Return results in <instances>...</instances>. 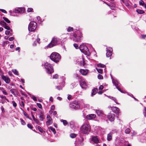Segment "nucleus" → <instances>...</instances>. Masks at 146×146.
I'll return each instance as SVG.
<instances>
[{
  "mask_svg": "<svg viewBox=\"0 0 146 146\" xmlns=\"http://www.w3.org/2000/svg\"><path fill=\"white\" fill-rule=\"evenodd\" d=\"M39 117L40 121H42L44 119V118L42 115H39Z\"/></svg>",
  "mask_w": 146,
  "mask_h": 146,
  "instance_id": "a19ab883",
  "label": "nucleus"
},
{
  "mask_svg": "<svg viewBox=\"0 0 146 146\" xmlns=\"http://www.w3.org/2000/svg\"><path fill=\"white\" fill-rule=\"evenodd\" d=\"M125 5L127 6V7H129V3H128V2L127 0L126 1L124 2L123 3Z\"/></svg>",
  "mask_w": 146,
  "mask_h": 146,
  "instance_id": "58836bf2",
  "label": "nucleus"
},
{
  "mask_svg": "<svg viewBox=\"0 0 146 146\" xmlns=\"http://www.w3.org/2000/svg\"><path fill=\"white\" fill-rule=\"evenodd\" d=\"M103 86L102 85H101L99 87V90H101L103 89Z\"/></svg>",
  "mask_w": 146,
  "mask_h": 146,
  "instance_id": "4d7b16f0",
  "label": "nucleus"
},
{
  "mask_svg": "<svg viewBox=\"0 0 146 146\" xmlns=\"http://www.w3.org/2000/svg\"><path fill=\"white\" fill-rule=\"evenodd\" d=\"M23 114L27 118H28L29 119L31 120V118H30V117L27 114L26 112L24 111H23Z\"/></svg>",
  "mask_w": 146,
  "mask_h": 146,
  "instance_id": "bb28decb",
  "label": "nucleus"
},
{
  "mask_svg": "<svg viewBox=\"0 0 146 146\" xmlns=\"http://www.w3.org/2000/svg\"><path fill=\"white\" fill-rule=\"evenodd\" d=\"M5 34L6 35H9L10 36H11L12 35V33L10 32L9 31H5Z\"/></svg>",
  "mask_w": 146,
  "mask_h": 146,
  "instance_id": "b1692460",
  "label": "nucleus"
},
{
  "mask_svg": "<svg viewBox=\"0 0 146 146\" xmlns=\"http://www.w3.org/2000/svg\"><path fill=\"white\" fill-rule=\"evenodd\" d=\"M74 46L76 48V49H78L79 48V47L78 45L76 44H74Z\"/></svg>",
  "mask_w": 146,
  "mask_h": 146,
  "instance_id": "c03bdc74",
  "label": "nucleus"
},
{
  "mask_svg": "<svg viewBox=\"0 0 146 146\" xmlns=\"http://www.w3.org/2000/svg\"><path fill=\"white\" fill-rule=\"evenodd\" d=\"M46 118L47 120H50V119H52V118H51V117L49 115H47L46 117Z\"/></svg>",
  "mask_w": 146,
  "mask_h": 146,
  "instance_id": "864d4df0",
  "label": "nucleus"
},
{
  "mask_svg": "<svg viewBox=\"0 0 146 146\" xmlns=\"http://www.w3.org/2000/svg\"><path fill=\"white\" fill-rule=\"evenodd\" d=\"M27 126L29 128L31 129H32L33 128L32 125L30 124H27Z\"/></svg>",
  "mask_w": 146,
  "mask_h": 146,
  "instance_id": "09e8293b",
  "label": "nucleus"
},
{
  "mask_svg": "<svg viewBox=\"0 0 146 146\" xmlns=\"http://www.w3.org/2000/svg\"><path fill=\"white\" fill-rule=\"evenodd\" d=\"M108 97L110 98V99H111L112 100H114V102L117 104H118V103H117L116 102L117 100L116 99L114 98L111 97V96H109Z\"/></svg>",
  "mask_w": 146,
  "mask_h": 146,
  "instance_id": "c9c22d12",
  "label": "nucleus"
},
{
  "mask_svg": "<svg viewBox=\"0 0 146 146\" xmlns=\"http://www.w3.org/2000/svg\"><path fill=\"white\" fill-rule=\"evenodd\" d=\"M58 75L57 74H56L53 76V79H57L58 77Z\"/></svg>",
  "mask_w": 146,
  "mask_h": 146,
  "instance_id": "8fccbe9b",
  "label": "nucleus"
},
{
  "mask_svg": "<svg viewBox=\"0 0 146 146\" xmlns=\"http://www.w3.org/2000/svg\"><path fill=\"white\" fill-rule=\"evenodd\" d=\"M33 10V9L32 8H29L27 10V11L29 12H32Z\"/></svg>",
  "mask_w": 146,
  "mask_h": 146,
  "instance_id": "5fc2aeb1",
  "label": "nucleus"
},
{
  "mask_svg": "<svg viewBox=\"0 0 146 146\" xmlns=\"http://www.w3.org/2000/svg\"><path fill=\"white\" fill-rule=\"evenodd\" d=\"M107 53H106V56L108 57L110 56L112 54L113 49L112 48L109 47L106 48Z\"/></svg>",
  "mask_w": 146,
  "mask_h": 146,
  "instance_id": "6e6552de",
  "label": "nucleus"
},
{
  "mask_svg": "<svg viewBox=\"0 0 146 146\" xmlns=\"http://www.w3.org/2000/svg\"><path fill=\"white\" fill-rule=\"evenodd\" d=\"M79 49L82 52L85 54H88L89 50L87 46L84 45H81L79 47Z\"/></svg>",
  "mask_w": 146,
  "mask_h": 146,
  "instance_id": "423d86ee",
  "label": "nucleus"
},
{
  "mask_svg": "<svg viewBox=\"0 0 146 146\" xmlns=\"http://www.w3.org/2000/svg\"><path fill=\"white\" fill-rule=\"evenodd\" d=\"M90 131V127L88 124H83L80 128V131L82 133L88 134Z\"/></svg>",
  "mask_w": 146,
  "mask_h": 146,
  "instance_id": "f257e3e1",
  "label": "nucleus"
},
{
  "mask_svg": "<svg viewBox=\"0 0 146 146\" xmlns=\"http://www.w3.org/2000/svg\"><path fill=\"white\" fill-rule=\"evenodd\" d=\"M0 24L3 26V27L6 25L7 24L4 21H1L0 22Z\"/></svg>",
  "mask_w": 146,
  "mask_h": 146,
  "instance_id": "f704fd0d",
  "label": "nucleus"
},
{
  "mask_svg": "<svg viewBox=\"0 0 146 146\" xmlns=\"http://www.w3.org/2000/svg\"><path fill=\"white\" fill-rule=\"evenodd\" d=\"M136 11L139 14H143L145 13L144 11L140 9H137Z\"/></svg>",
  "mask_w": 146,
  "mask_h": 146,
  "instance_id": "393cba45",
  "label": "nucleus"
},
{
  "mask_svg": "<svg viewBox=\"0 0 146 146\" xmlns=\"http://www.w3.org/2000/svg\"><path fill=\"white\" fill-rule=\"evenodd\" d=\"M20 120L21 121V123L22 125H25L26 124L25 121L22 119H21Z\"/></svg>",
  "mask_w": 146,
  "mask_h": 146,
  "instance_id": "79ce46f5",
  "label": "nucleus"
},
{
  "mask_svg": "<svg viewBox=\"0 0 146 146\" xmlns=\"http://www.w3.org/2000/svg\"><path fill=\"white\" fill-rule=\"evenodd\" d=\"M14 38L13 37H12L10 38L9 40L10 41H12L14 39Z\"/></svg>",
  "mask_w": 146,
  "mask_h": 146,
  "instance_id": "bf43d9fd",
  "label": "nucleus"
},
{
  "mask_svg": "<svg viewBox=\"0 0 146 146\" xmlns=\"http://www.w3.org/2000/svg\"><path fill=\"white\" fill-rule=\"evenodd\" d=\"M57 99L59 100H62V98L60 97H58Z\"/></svg>",
  "mask_w": 146,
  "mask_h": 146,
  "instance_id": "774afa93",
  "label": "nucleus"
},
{
  "mask_svg": "<svg viewBox=\"0 0 146 146\" xmlns=\"http://www.w3.org/2000/svg\"><path fill=\"white\" fill-rule=\"evenodd\" d=\"M51 59L54 62L57 63L60 59L61 57L59 54L56 52H53L50 56Z\"/></svg>",
  "mask_w": 146,
  "mask_h": 146,
  "instance_id": "f03ea898",
  "label": "nucleus"
},
{
  "mask_svg": "<svg viewBox=\"0 0 146 146\" xmlns=\"http://www.w3.org/2000/svg\"><path fill=\"white\" fill-rule=\"evenodd\" d=\"M32 99L34 101H36L37 100L36 98V97L35 96H33L32 97Z\"/></svg>",
  "mask_w": 146,
  "mask_h": 146,
  "instance_id": "6e6d98bb",
  "label": "nucleus"
},
{
  "mask_svg": "<svg viewBox=\"0 0 146 146\" xmlns=\"http://www.w3.org/2000/svg\"><path fill=\"white\" fill-rule=\"evenodd\" d=\"M132 136L134 135L137 134V133L135 131H133V132H132Z\"/></svg>",
  "mask_w": 146,
  "mask_h": 146,
  "instance_id": "13d9d810",
  "label": "nucleus"
},
{
  "mask_svg": "<svg viewBox=\"0 0 146 146\" xmlns=\"http://www.w3.org/2000/svg\"><path fill=\"white\" fill-rule=\"evenodd\" d=\"M112 81L113 84L115 85L119 91L122 92V91L119 88L120 84L118 82L117 80H114V79L112 80Z\"/></svg>",
  "mask_w": 146,
  "mask_h": 146,
  "instance_id": "1a4fd4ad",
  "label": "nucleus"
},
{
  "mask_svg": "<svg viewBox=\"0 0 146 146\" xmlns=\"http://www.w3.org/2000/svg\"><path fill=\"white\" fill-rule=\"evenodd\" d=\"M73 27H69L68 29H67V31L68 32H70L72 31L73 30Z\"/></svg>",
  "mask_w": 146,
  "mask_h": 146,
  "instance_id": "ea45409f",
  "label": "nucleus"
},
{
  "mask_svg": "<svg viewBox=\"0 0 146 146\" xmlns=\"http://www.w3.org/2000/svg\"><path fill=\"white\" fill-rule=\"evenodd\" d=\"M36 27L37 24L36 22L34 21L31 22L29 25V30L30 31H34Z\"/></svg>",
  "mask_w": 146,
  "mask_h": 146,
  "instance_id": "20e7f679",
  "label": "nucleus"
},
{
  "mask_svg": "<svg viewBox=\"0 0 146 146\" xmlns=\"http://www.w3.org/2000/svg\"><path fill=\"white\" fill-rule=\"evenodd\" d=\"M37 129L40 132L42 133L43 132L44 130L40 126H38L37 127Z\"/></svg>",
  "mask_w": 146,
  "mask_h": 146,
  "instance_id": "72a5a7b5",
  "label": "nucleus"
},
{
  "mask_svg": "<svg viewBox=\"0 0 146 146\" xmlns=\"http://www.w3.org/2000/svg\"><path fill=\"white\" fill-rule=\"evenodd\" d=\"M97 66L99 67H102V68H104L105 66L104 64H98L97 65Z\"/></svg>",
  "mask_w": 146,
  "mask_h": 146,
  "instance_id": "e433bc0d",
  "label": "nucleus"
},
{
  "mask_svg": "<svg viewBox=\"0 0 146 146\" xmlns=\"http://www.w3.org/2000/svg\"><path fill=\"white\" fill-rule=\"evenodd\" d=\"M55 107L54 105H53L51 106V109L52 110H54L55 109Z\"/></svg>",
  "mask_w": 146,
  "mask_h": 146,
  "instance_id": "0e129e2a",
  "label": "nucleus"
},
{
  "mask_svg": "<svg viewBox=\"0 0 146 146\" xmlns=\"http://www.w3.org/2000/svg\"><path fill=\"white\" fill-rule=\"evenodd\" d=\"M96 117V115L92 114L88 115L87 116V118L89 120H91L94 118Z\"/></svg>",
  "mask_w": 146,
  "mask_h": 146,
  "instance_id": "dca6fc26",
  "label": "nucleus"
},
{
  "mask_svg": "<svg viewBox=\"0 0 146 146\" xmlns=\"http://www.w3.org/2000/svg\"><path fill=\"white\" fill-rule=\"evenodd\" d=\"M139 4L140 5L142 6L143 5V4H144V3L143 1L141 0L139 1Z\"/></svg>",
  "mask_w": 146,
  "mask_h": 146,
  "instance_id": "37998d69",
  "label": "nucleus"
},
{
  "mask_svg": "<svg viewBox=\"0 0 146 146\" xmlns=\"http://www.w3.org/2000/svg\"><path fill=\"white\" fill-rule=\"evenodd\" d=\"M80 38L79 39L77 38L75 41L77 42H80L81 41V39H80Z\"/></svg>",
  "mask_w": 146,
  "mask_h": 146,
  "instance_id": "338daca9",
  "label": "nucleus"
},
{
  "mask_svg": "<svg viewBox=\"0 0 146 146\" xmlns=\"http://www.w3.org/2000/svg\"><path fill=\"white\" fill-rule=\"evenodd\" d=\"M98 72L100 74H102L103 72V69L101 68H97Z\"/></svg>",
  "mask_w": 146,
  "mask_h": 146,
  "instance_id": "7c9ffc66",
  "label": "nucleus"
},
{
  "mask_svg": "<svg viewBox=\"0 0 146 146\" xmlns=\"http://www.w3.org/2000/svg\"><path fill=\"white\" fill-rule=\"evenodd\" d=\"M70 107L73 109H77L79 108L80 107L79 105L78 102H74L70 103L69 105Z\"/></svg>",
  "mask_w": 146,
  "mask_h": 146,
  "instance_id": "0eeeda50",
  "label": "nucleus"
},
{
  "mask_svg": "<svg viewBox=\"0 0 146 146\" xmlns=\"http://www.w3.org/2000/svg\"><path fill=\"white\" fill-rule=\"evenodd\" d=\"M70 137L72 138H74L76 137V135L74 133H72L70 134Z\"/></svg>",
  "mask_w": 146,
  "mask_h": 146,
  "instance_id": "4c0bfd02",
  "label": "nucleus"
},
{
  "mask_svg": "<svg viewBox=\"0 0 146 146\" xmlns=\"http://www.w3.org/2000/svg\"><path fill=\"white\" fill-rule=\"evenodd\" d=\"M60 121L61 122L63 123V124L64 125H66L68 124L67 121L66 120L61 119L60 120Z\"/></svg>",
  "mask_w": 146,
  "mask_h": 146,
  "instance_id": "a878e982",
  "label": "nucleus"
},
{
  "mask_svg": "<svg viewBox=\"0 0 146 146\" xmlns=\"http://www.w3.org/2000/svg\"><path fill=\"white\" fill-rule=\"evenodd\" d=\"M98 90L97 88H94L92 90V92L91 93L92 96H93L94 95H95L96 94L97 92H98Z\"/></svg>",
  "mask_w": 146,
  "mask_h": 146,
  "instance_id": "a211bd4d",
  "label": "nucleus"
},
{
  "mask_svg": "<svg viewBox=\"0 0 146 146\" xmlns=\"http://www.w3.org/2000/svg\"><path fill=\"white\" fill-rule=\"evenodd\" d=\"M21 106L24 107L25 105L23 102V101H21Z\"/></svg>",
  "mask_w": 146,
  "mask_h": 146,
  "instance_id": "e2e57ef3",
  "label": "nucleus"
},
{
  "mask_svg": "<svg viewBox=\"0 0 146 146\" xmlns=\"http://www.w3.org/2000/svg\"><path fill=\"white\" fill-rule=\"evenodd\" d=\"M44 67L48 73L51 74L53 72V68L50 64L48 62L44 64Z\"/></svg>",
  "mask_w": 146,
  "mask_h": 146,
  "instance_id": "7ed1b4c3",
  "label": "nucleus"
},
{
  "mask_svg": "<svg viewBox=\"0 0 146 146\" xmlns=\"http://www.w3.org/2000/svg\"><path fill=\"white\" fill-rule=\"evenodd\" d=\"M96 112L98 115H100L102 114L103 113L101 110H96Z\"/></svg>",
  "mask_w": 146,
  "mask_h": 146,
  "instance_id": "5701e85b",
  "label": "nucleus"
},
{
  "mask_svg": "<svg viewBox=\"0 0 146 146\" xmlns=\"http://www.w3.org/2000/svg\"><path fill=\"white\" fill-rule=\"evenodd\" d=\"M37 106H38V107L40 108H42V105H41V104L40 103H37Z\"/></svg>",
  "mask_w": 146,
  "mask_h": 146,
  "instance_id": "603ef678",
  "label": "nucleus"
},
{
  "mask_svg": "<svg viewBox=\"0 0 146 146\" xmlns=\"http://www.w3.org/2000/svg\"><path fill=\"white\" fill-rule=\"evenodd\" d=\"M2 78L7 83L9 84L10 83V79L7 76L3 75L2 76Z\"/></svg>",
  "mask_w": 146,
  "mask_h": 146,
  "instance_id": "f8f14e48",
  "label": "nucleus"
},
{
  "mask_svg": "<svg viewBox=\"0 0 146 146\" xmlns=\"http://www.w3.org/2000/svg\"><path fill=\"white\" fill-rule=\"evenodd\" d=\"M80 85L82 88L86 87L87 85L85 80L84 79H82L80 82Z\"/></svg>",
  "mask_w": 146,
  "mask_h": 146,
  "instance_id": "ddd939ff",
  "label": "nucleus"
},
{
  "mask_svg": "<svg viewBox=\"0 0 146 146\" xmlns=\"http://www.w3.org/2000/svg\"><path fill=\"white\" fill-rule=\"evenodd\" d=\"M92 140L93 142L96 143H100L99 140L96 136L92 137Z\"/></svg>",
  "mask_w": 146,
  "mask_h": 146,
  "instance_id": "4468645a",
  "label": "nucleus"
},
{
  "mask_svg": "<svg viewBox=\"0 0 146 146\" xmlns=\"http://www.w3.org/2000/svg\"><path fill=\"white\" fill-rule=\"evenodd\" d=\"M10 91L13 95H15V92L16 91V90L15 89H12L10 90Z\"/></svg>",
  "mask_w": 146,
  "mask_h": 146,
  "instance_id": "2f4dec72",
  "label": "nucleus"
},
{
  "mask_svg": "<svg viewBox=\"0 0 146 146\" xmlns=\"http://www.w3.org/2000/svg\"><path fill=\"white\" fill-rule=\"evenodd\" d=\"M13 72L15 75H18V72L16 69H13L12 70Z\"/></svg>",
  "mask_w": 146,
  "mask_h": 146,
  "instance_id": "473e14b6",
  "label": "nucleus"
},
{
  "mask_svg": "<svg viewBox=\"0 0 146 146\" xmlns=\"http://www.w3.org/2000/svg\"><path fill=\"white\" fill-rule=\"evenodd\" d=\"M32 117L33 118V119L34 121L38 125H40V123L39 121L36 118H35L34 116L32 115Z\"/></svg>",
  "mask_w": 146,
  "mask_h": 146,
  "instance_id": "6ab92c4d",
  "label": "nucleus"
},
{
  "mask_svg": "<svg viewBox=\"0 0 146 146\" xmlns=\"http://www.w3.org/2000/svg\"><path fill=\"white\" fill-rule=\"evenodd\" d=\"M0 11H1L3 13H7V11L5 10H4L3 9H0Z\"/></svg>",
  "mask_w": 146,
  "mask_h": 146,
  "instance_id": "3c124183",
  "label": "nucleus"
},
{
  "mask_svg": "<svg viewBox=\"0 0 146 146\" xmlns=\"http://www.w3.org/2000/svg\"><path fill=\"white\" fill-rule=\"evenodd\" d=\"M131 131V130L129 128H127L125 130V133L126 134H129Z\"/></svg>",
  "mask_w": 146,
  "mask_h": 146,
  "instance_id": "c756f323",
  "label": "nucleus"
},
{
  "mask_svg": "<svg viewBox=\"0 0 146 146\" xmlns=\"http://www.w3.org/2000/svg\"><path fill=\"white\" fill-rule=\"evenodd\" d=\"M49 130L50 131H52L54 134L56 133L55 129L52 127H49Z\"/></svg>",
  "mask_w": 146,
  "mask_h": 146,
  "instance_id": "412c9836",
  "label": "nucleus"
},
{
  "mask_svg": "<svg viewBox=\"0 0 146 146\" xmlns=\"http://www.w3.org/2000/svg\"><path fill=\"white\" fill-rule=\"evenodd\" d=\"M25 11V9L22 7L16 9L14 10V12L16 13H22L24 12Z\"/></svg>",
  "mask_w": 146,
  "mask_h": 146,
  "instance_id": "9d476101",
  "label": "nucleus"
},
{
  "mask_svg": "<svg viewBox=\"0 0 146 146\" xmlns=\"http://www.w3.org/2000/svg\"><path fill=\"white\" fill-rule=\"evenodd\" d=\"M1 91L4 95H7L8 94V93L6 92V91L4 89L3 90Z\"/></svg>",
  "mask_w": 146,
  "mask_h": 146,
  "instance_id": "a18cd8bd",
  "label": "nucleus"
},
{
  "mask_svg": "<svg viewBox=\"0 0 146 146\" xmlns=\"http://www.w3.org/2000/svg\"><path fill=\"white\" fill-rule=\"evenodd\" d=\"M56 88H57L58 90H60L62 89V87L61 86H56Z\"/></svg>",
  "mask_w": 146,
  "mask_h": 146,
  "instance_id": "680f3d73",
  "label": "nucleus"
},
{
  "mask_svg": "<svg viewBox=\"0 0 146 146\" xmlns=\"http://www.w3.org/2000/svg\"><path fill=\"white\" fill-rule=\"evenodd\" d=\"M12 103L13 104V106L14 107H16L17 106V104L14 101H13L12 102Z\"/></svg>",
  "mask_w": 146,
  "mask_h": 146,
  "instance_id": "49530a36",
  "label": "nucleus"
},
{
  "mask_svg": "<svg viewBox=\"0 0 146 146\" xmlns=\"http://www.w3.org/2000/svg\"><path fill=\"white\" fill-rule=\"evenodd\" d=\"M3 19L7 23H10V21L7 18L5 17H3Z\"/></svg>",
  "mask_w": 146,
  "mask_h": 146,
  "instance_id": "cd10ccee",
  "label": "nucleus"
},
{
  "mask_svg": "<svg viewBox=\"0 0 146 146\" xmlns=\"http://www.w3.org/2000/svg\"><path fill=\"white\" fill-rule=\"evenodd\" d=\"M98 77L99 79H102L103 78V77L100 74H99L98 76Z\"/></svg>",
  "mask_w": 146,
  "mask_h": 146,
  "instance_id": "de8ad7c7",
  "label": "nucleus"
},
{
  "mask_svg": "<svg viewBox=\"0 0 146 146\" xmlns=\"http://www.w3.org/2000/svg\"><path fill=\"white\" fill-rule=\"evenodd\" d=\"M4 27L7 30H10L11 31H12V29H11L7 25V24H6V25Z\"/></svg>",
  "mask_w": 146,
  "mask_h": 146,
  "instance_id": "c85d7f7f",
  "label": "nucleus"
},
{
  "mask_svg": "<svg viewBox=\"0 0 146 146\" xmlns=\"http://www.w3.org/2000/svg\"><path fill=\"white\" fill-rule=\"evenodd\" d=\"M58 39L56 37H53L50 44L47 46L48 48H51L53 46L56 45L58 43Z\"/></svg>",
  "mask_w": 146,
  "mask_h": 146,
  "instance_id": "39448f33",
  "label": "nucleus"
},
{
  "mask_svg": "<svg viewBox=\"0 0 146 146\" xmlns=\"http://www.w3.org/2000/svg\"><path fill=\"white\" fill-rule=\"evenodd\" d=\"M52 119L50 120H47V121L46 122V124L47 125H49L52 124Z\"/></svg>",
  "mask_w": 146,
  "mask_h": 146,
  "instance_id": "4be33fe9",
  "label": "nucleus"
},
{
  "mask_svg": "<svg viewBox=\"0 0 146 146\" xmlns=\"http://www.w3.org/2000/svg\"><path fill=\"white\" fill-rule=\"evenodd\" d=\"M72 96L70 95H68L67 98L68 99L70 100Z\"/></svg>",
  "mask_w": 146,
  "mask_h": 146,
  "instance_id": "052dcab7",
  "label": "nucleus"
},
{
  "mask_svg": "<svg viewBox=\"0 0 146 146\" xmlns=\"http://www.w3.org/2000/svg\"><path fill=\"white\" fill-rule=\"evenodd\" d=\"M146 37V34L145 35H141V38H142L144 39Z\"/></svg>",
  "mask_w": 146,
  "mask_h": 146,
  "instance_id": "69168bd1",
  "label": "nucleus"
},
{
  "mask_svg": "<svg viewBox=\"0 0 146 146\" xmlns=\"http://www.w3.org/2000/svg\"><path fill=\"white\" fill-rule=\"evenodd\" d=\"M112 134V133L111 132L108 134L107 135V140L108 141H110L111 140Z\"/></svg>",
  "mask_w": 146,
  "mask_h": 146,
  "instance_id": "aec40b11",
  "label": "nucleus"
},
{
  "mask_svg": "<svg viewBox=\"0 0 146 146\" xmlns=\"http://www.w3.org/2000/svg\"><path fill=\"white\" fill-rule=\"evenodd\" d=\"M88 70L87 69H80V72L83 75H86L88 73Z\"/></svg>",
  "mask_w": 146,
  "mask_h": 146,
  "instance_id": "2eb2a0df",
  "label": "nucleus"
},
{
  "mask_svg": "<svg viewBox=\"0 0 146 146\" xmlns=\"http://www.w3.org/2000/svg\"><path fill=\"white\" fill-rule=\"evenodd\" d=\"M108 117L110 121H113L115 118V115L113 113H109L108 115Z\"/></svg>",
  "mask_w": 146,
  "mask_h": 146,
  "instance_id": "9b49d317",
  "label": "nucleus"
},
{
  "mask_svg": "<svg viewBox=\"0 0 146 146\" xmlns=\"http://www.w3.org/2000/svg\"><path fill=\"white\" fill-rule=\"evenodd\" d=\"M112 110L115 113H119V109L117 107H113L112 108Z\"/></svg>",
  "mask_w": 146,
  "mask_h": 146,
  "instance_id": "f3484780",
  "label": "nucleus"
}]
</instances>
